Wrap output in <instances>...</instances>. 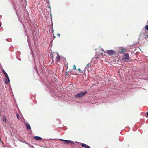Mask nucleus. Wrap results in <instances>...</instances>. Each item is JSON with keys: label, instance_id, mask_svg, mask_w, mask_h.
<instances>
[{"label": "nucleus", "instance_id": "nucleus-4", "mask_svg": "<svg viewBox=\"0 0 148 148\" xmlns=\"http://www.w3.org/2000/svg\"><path fill=\"white\" fill-rule=\"evenodd\" d=\"M106 53L108 54L111 55L114 54V52L113 50H110L106 51Z\"/></svg>", "mask_w": 148, "mask_h": 148}, {"label": "nucleus", "instance_id": "nucleus-15", "mask_svg": "<svg viewBox=\"0 0 148 148\" xmlns=\"http://www.w3.org/2000/svg\"><path fill=\"white\" fill-rule=\"evenodd\" d=\"M145 29L148 31V25H147L145 27Z\"/></svg>", "mask_w": 148, "mask_h": 148}, {"label": "nucleus", "instance_id": "nucleus-19", "mask_svg": "<svg viewBox=\"0 0 148 148\" xmlns=\"http://www.w3.org/2000/svg\"><path fill=\"white\" fill-rule=\"evenodd\" d=\"M52 33H53V32H54V30L53 29V28H52Z\"/></svg>", "mask_w": 148, "mask_h": 148}, {"label": "nucleus", "instance_id": "nucleus-21", "mask_svg": "<svg viewBox=\"0 0 148 148\" xmlns=\"http://www.w3.org/2000/svg\"><path fill=\"white\" fill-rule=\"evenodd\" d=\"M90 64H88L87 65V66H87H88Z\"/></svg>", "mask_w": 148, "mask_h": 148}, {"label": "nucleus", "instance_id": "nucleus-24", "mask_svg": "<svg viewBox=\"0 0 148 148\" xmlns=\"http://www.w3.org/2000/svg\"><path fill=\"white\" fill-rule=\"evenodd\" d=\"M1 138H0V142H1Z\"/></svg>", "mask_w": 148, "mask_h": 148}, {"label": "nucleus", "instance_id": "nucleus-16", "mask_svg": "<svg viewBox=\"0 0 148 148\" xmlns=\"http://www.w3.org/2000/svg\"><path fill=\"white\" fill-rule=\"evenodd\" d=\"M73 69L74 70H76V69L75 65H73Z\"/></svg>", "mask_w": 148, "mask_h": 148}, {"label": "nucleus", "instance_id": "nucleus-1", "mask_svg": "<svg viewBox=\"0 0 148 148\" xmlns=\"http://www.w3.org/2000/svg\"><path fill=\"white\" fill-rule=\"evenodd\" d=\"M87 93V92L85 91L84 92H82L75 94V97H76L80 98L85 95Z\"/></svg>", "mask_w": 148, "mask_h": 148}, {"label": "nucleus", "instance_id": "nucleus-18", "mask_svg": "<svg viewBox=\"0 0 148 148\" xmlns=\"http://www.w3.org/2000/svg\"><path fill=\"white\" fill-rule=\"evenodd\" d=\"M57 35L58 36V37H59L60 35V34H59V33H58L57 34Z\"/></svg>", "mask_w": 148, "mask_h": 148}, {"label": "nucleus", "instance_id": "nucleus-23", "mask_svg": "<svg viewBox=\"0 0 148 148\" xmlns=\"http://www.w3.org/2000/svg\"><path fill=\"white\" fill-rule=\"evenodd\" d=\"M147 116H148V111L147 112Z\"/></svg>", "mask_w": 148, "mask_h": 148}, {"label": "nucleus", "instance_id": "nucleus-20", "mask_svg": "<svg viewBox=\"0 0 148 148\" xmlns=\"http://www.w3.org/2000/svg\"><path fill=\"white\" fill-rule=\"evenodd\" d=\"M65 77H68V76L67 74V73L66 74Z\"/></svg>", "mask_w": 148, "mask_h": 148}, {"label": "nucleus", "instance_id": "nucleus-10", "mask_svg": "<svg viewBox=\"0 0 148 148\" xmlns=\"http://www.w3.org/2000/svg\"><path fill=\"white\" fill-rule=\"evenodd\" d=\"M57 56H56V61H59L60 60V58L59 54L57 53Z\"/></svg>", "mask_w": 148, "mask_h": 148}, {"label": "nucleus", "instance_id": "nucleus-17", "mask_svg": "<svg viewBox=\"0 0 148 148\" xmlns=\"http://www.w3.org/2000/svg\"><path fill=\"white\" fill-rule=\"evenodd\" d=\"M145 38L146 39H148V35H146L145 36Z\"/></svg>", "mask_w": 148, "mask_h": 148}, {"label": "nucleus", "instance_id": "nucleus-3", "mask_svg": "<svg viewBox=\"0 0 148 148\" xmlns=\"http://www.w3.org/2000/svg\"><path fill=\"white\" fill-rule=\"evenodd\" d=\"M59 140L60 141H63L64 142V143H63L64 144H69V143H71L72 144H73V142L70 140H63L62 139H59Z\"/></svg>", "mask_w": 148, "mask_h": 148}, {"label": "nucleus", "instance_id": "nucleus-13", "mask_svg": "<svg viewBox=\"0 0 148 148\" xmlns=\"http://www.w3.org/2000/svg\"><path fill=\"white\" fill-rule=\"evenodd\" d=\"M78 70L79 71V73H82L83 72V71L81 70L79 68H78Z\"/></svg>", "mask_w": 148, "mask_h": 148}, {"label": "nucleus", "instance_id": "nucleus-22", "mask_svg": "<svg viewBox=\"0 0 148 148\" xmlns=\"http://www.w3.org/2000/svg\"><path fill=\"white\" fill-rule=\"evenodd\" d=\"M56 36H53V38H54V39L55 38H56Z\"/></svg>", "mask_w": 148, "mask_h": 148}, {"label": "nucleus", "instance_id": "nucleus-2", "mask_svg": "<svg viewBox=\"0 0 148 148\" xmlns=\"http://www.w3.org/2000/svg\"><path fill=\"white\" fill-rule=\"evenodd\" d=\"M129 57V54L128 53H126L124 55V57L122 58V60L127 62H129L130 61Z\"/></svg>", "mask_w": 148, "mask_h": 148}, {"label": "nucleus", "instance_id": "nucleus-26", "mask_svg": "<svg viewBox=\"0 0 148 148\" xmlns=\"http://www.w3.org/2000/svg\"><path fill=\"white\" fill-rule=\"evenodd\" d=\"M52 58H53V56H52Z\"/></svg>", "mask_w": 148, "mask_h": 148}, {"label": "nucleus", "instance_id": "nucleus-9", "mask_svg": "<svg viewBox=\"0 0 148 148\" xmlns=\"http://www.w3.org/2000/svg\"><path fill=\"white\" fill-rule=\"evenodd\" d=\"M126 52V50L124 49H122L121 50L119 51L120 53H125V52Z\"/></svg>", "mask_w": 148, "mask_h": 148}, {"label": "nucleus", "instance_id": "nucleus-12", "mask_svg": "<svg viewBox=\"0 0 148 148\" xmlns=\"http://www.w3.org/2000/svg\"><path fill=\"white\" fill-rule=\"evenodd\" d=\"M144 35V34L143 33H141L140 34V38H141V37L143 36Z\"/></svg>", "mask_w": 148, "mask_h": 148}, {"label": "nucleus", "instance_id": "nucleus-6", "mask_svg": "<svg viewBox=\"0 0 148 148\" xmlns=\"http://www.w3.org/2000/svg\"><path fill=\"white\" fill-rule=\"evenodd\" d=\"M25 125L26 126L27 130H30L31 129L30 125L29 123H26L25 124Z\"/></svg>", "mask_w": 148, "mask_h": 148}, {"label": "nucleus", "instance_id": "nucleus-5", "mask_svg": "<svg viewBox=\"0 0 148 148\" xmlns=\"http://www.w3.org/2000/svg\"><path fill=\"white\" fill-rule=\"evenodd\" d=\"M81 146L83 147H84L85 148H90V147L88 145H87L83 143H81Z\"/></svg>", "mask_w": 148, "mask_h": 148}, {"label": "nucleus", "instance_id": "nucleus-14", "mask_svg": "<svg viewBox=\"0 0 148 148\" xmlns=\"http://www.w3.org/2000/svg\"><path fill=\"white\" fill-rule=\"evenodd\" d=\"M16 116H17V118L19 120L20 119H19V115L18 114V113H17V114H16Z\"/></svg>", "mask_w": 148, "mask_h": 148}, {"label": "nucleus", "instance_id": "nucleus-8", "mask_svg": "<svg viewBox=\"0 0 148 148\" xmlns=\"http://www.w3.org/2000/svg\"><path fill=\"white\" fill-rule=\"evenodd\" d=\"M3 72L4 74L5 75V77L7 78L8 80V81H9V77H8V74H7V73H6V72L4 70H3Z\"/></svg>", "mask_w": 148, "mask_h": 148}, {"label": "nucleus", "instance_id": "nucleus-25", "mask_svg": "<svg viewBox=\"0 0 148 148\" xmlns=\"http://www.w3.org/2000/svg\"><path fill=\"white\" fill-rule=\"evenodd\" d=\"M1 23H0V27L1 26Z\"/></svg>", "mask_w": 148, "mask_h": 148}, {"label": "nucleus", "instance_id": "nucleus-11", "mask_svg": "<svg viewBox=\"0 0 148 148\" xmlns=\"http://www.w3.org/2000/svg\"><path fill=\"white\" fill-rule=\"evenodd\" d=\"M3 121L5 122H6L7 121L6 118V117L5 116H4L3 117Z\"/></svg>", "mask_w": 148, "mask_h": 148}, {"label": "nucleus", "instance_id": "nucleus-7", "mask_svg": "<svg viewBox=\"0 0 148 148\" xmlns=\"http://www.w3.org/2000/svg\"><path fill=\"white\" fill-rule=\"evenodd\" d=\"M34 138L36 140H40L42 139V138L40 137L39 136H34Z\"/></svg>", "mask_w": 148, "mask_h": 148}]
</instances>
